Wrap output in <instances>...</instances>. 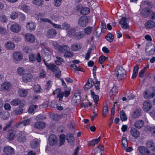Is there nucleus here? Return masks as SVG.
<instances>
[{"label":"nucleus","instance_id":"f257e3e1","mask_svg":"<svg viewBox=\"0 0 155 155\" xmlns=\"http://www.w3.org/2000/svg\"><path fill=\"white\" fill-rule=\"evenodd\" d=\"M114 74L119 81L126 78V71L123 68L120 66H117Z\"/></svg>","mask_w":155,"mask_h":155},{"label":"nucleus","instance_id":"f03ea898","mask_svg":"<svg viewBox=\"0 0 155 155\" xmlns=\"http://www.w3.org/2000/svg\"><path fill=\"white\" fill-rule=\"evenodd\" d=\"M81 96V93L80 92H77L75 93L74 95L73 96L72 100V103L74 105L77 106L80 103Z\"/></svg>","mask_w":155,"mask_h":155},{"label":"nucleus","instance_id":"7ed1b4c3","mask_svg":"<svg viewBox=\"0 0 155 155\" xmlns=\"http://www.w3.org/2000/svg\"><path fill=\"white\" fill-rule=\"evenodd\" d=\"M28 57L29 61L31 62L34 63L36 60L39 63L41 61V57L40 53L39 52L37 53L36 55L35 54L31 53L29 54Z\"/></svg>","mask_w":155,"mask_h":155},{"label":"nucleus","instance_id":"20e7f679","mask_svg":"<svg viewBox=\"0 0 155 155\" xmlns=\"http://www.w3.org/2000/svg\"><path fill=\"white\" fill-rule=\"evenodd\" d=\"M42 52L43 53V61L45 64V63H47L46 62L51 59V56L49 52L51 53L49 50L46 48H44L42 49Z\"/></svg>","mask_w":155,"mask_h":155},{"label":"nucleus","instance_id":"39448f33","mask_svg":"<svg viewBox=\"0 0 155 155\" xmlns=\"http://www.w3.org/2000/svg\"><path fill=\"white\" fill-rule=\"evenodd\" d=\"M155 50L154 45L151 42L147 43L146 48V52L148 56L151 55L153 54Z\"/></svg>","mask_w":155,"mask_h":155},{"label":"nucleus","instance_id":"423d86ee","mask_svg":"<svg viewBox=\"0 0 155 155\" xmlns=\"http://www.w3.org/2000/svg\"><path fill=\"white\" fill-rule=\"evenodd\" d=\"M11 105L16 106L19 104V107H23L26 104V102L24 100L19 98H15L12 100L10 103Z\"/></svg>","mask_w":155,"mask_h":155},{"label":"nucleus","instance_id":"0eeeda50","mask_svg":"<svg viewBox=\"0 0 155 155\" xmlns=\"http://www.w3.org/2000/svg\"><path fill=\"white\" fill-rule=\"evenodd\" d=\"M88 21V18L86 16H82L79 18L78 21L79 25L81 27H84L87 26Z\"/></svg>","mask_w":155,"mask_h":155},{"label":"nucleus","instance_id":"6e6552de","mask_svg":"<svg viewBox=\"0 0 155 155\" xmlns=\"http://www.w3.org/2000/svg\"><path fill=\"white\" fill-rule=\"evenodd\" d=\"M17 140L20 142H25L27 139V135L24 132H19L16 135Z\"/></svg>","mask_w":155,"mask_h":155},{"label":"nucleus","instance_id":"1a4fd4ad","mask_svg":"<svg viewBox=\"0 0 155 155\" xmlns=\"http://www.w3.org/2000/svg\"><path fill=\"white\" fill-rule=\"evenodd\" d=\"M152 104L151 102L148 100L144 101L143 106V109L145 112L148 111L152 108Z\"/></svg>","mask_w":155,"mask_h":155},{"label":"nucleus","instance_id":"9d476101","mask_svg":"<svg viewBox=\"0 0 155 155\" xmlns=\"http://www.w3.org/2000/svg\"><path fill=\"white\" fill-rule=\"evenodd\" d=\"M138 149L140 153L142 155H149L150 152L149 150L145 147L139 146Z\"/></svg>","mask_w":155,"mask_h":155},{"label":"nucleus","instance_id":"9b49d317","mask_svg":"<svg viewBox=\"0 0 155 155\" xmlns=\"http://www.w3.org/2000/svg\"><path fill=\"white\" fill-rule=\"evenodd\" d=\"M56 30L54 29H50L48 30L46 33V36L47 37L52 38H54L57 34Z\"/></svg>","mask_w":155,"mask_h":155},{"label":"nucleus","instance_id":"f8f14e48","mask_svg":"<svg viewBox=\"0 0 155 155\" xmlns=\"http://www.w3.org/2000/svg\"><path fill=\"white\" fill-rule=\"evenodd\" d=\"M57 140L56 136L53 134L51 135L48 139L49 143L50 145L54 146L57 143Z\"/></svg>","mask_w":155,"mask_h":155},{"label":"nucleus","instance_id":"ddd939ff","mask_svg":"<svg viewBox=\"0 0 155 155\" xmlns=\"http://www.w3.org/2000/svg\"><path fill=\"white\" fill-rule=\"evenodd\" d=\"M77 10L80 11L81 14L83 15H87L90 12V9L87 7H82L81 6H79L78 7Z\"/></svg>","mask_w":155,"mask_h":155},{"label":"nucleus","instance_id":"4468645a","mask_svg":"<svg viewBox=\"0 0 155 155\" xmlns=\"http://www.w3.org/2000/svg\"><path fill=\"white\" fill-rule=\"evenodd\" d=\"M152 11L148 7H146L143 8L141 12L142 16L143 18H146L147 17L151 12Z\"/></svg>","mask_w":155,"mask_h":155},{"label":"nucleus","instance_id":"2eb2a0df","mask_svg":"<svg viewBox=\"0 0 155 155\" xmlns=\"http://www.w3.org/2000/svg\"><path fill=\"white\" fill-rule=\"evenodd\" d=\"M27 29L30 32L34 31L36 28V24L33 22H28L27 23L26 26Z\"/></svg>","mask_w":155,"mask_h":155},{"label":"nucleus","instance_id":"dca6fc26","mask_svg":"<svg viewBox=\"0 0 155 155\" xmlns=\"http://www.w3.org/2000/svg\"><path fill=\"white\" fill-rule=\"evenodd\" d=\"M94 84V82L93 79L91 78L89 79L84 87V89L85 90H87L88 89H90L91 88Z\"/></svg>","mask_w":155,"mask_h":155},{"label":"nucleus","instance_id":"f3484780","mask_svg":"<svg viewBox=\"0 0 155 155\" xmlns=\"http://www.w3.org/2000/svg\"><path fill=\"white\" fill-rule=\"evenodd\" d=\"M11 31L14 33H17L21 30V27L17 24L15 23L12 25L10 27Z\"/></svg>","mask_w":155,"mask_h":155},{"label":"nucleus","instance_id":"a211bd4d","mask_svg":"<svg viewBox=\"0 0 155 155\" xmlns=\"http://www.w3.org/2000/svg\"><path fill=\"white\" fill-rule=\"evenodd\" d=\"M13 57L15 61H20L22 59L23 56L21 52L15 51L13 53Z\"/></svg>","mask_w":155,"mask_h":155},{"label":"nucleus","instance_id":"6ab92c4d","mask_svg":"<svg viewBox=\"0 0 155 155\" xmlns=\"http://www.w3.org/2000/svg\"><path fill=\"white\" fill-rule=\"evenodd\" d=\"M143 94L144 97L146 99H148L153 97L155 96V93L153 92L151 93L149 90H147L144 91Z\"/></svg>","mask_w":155,"mask_h":155},{"label":"nucleus","instance_id":"aec40b11","mask_svg":"<svg viewBox=\"0 0 155 155\" xmlns=\"http://www.w3.org/2000/svg\"><path fill=\"white\" fill-rule=\"evenodd\" d=\"M74 38L77 40H80L86 37V34L83 31H79L75 33Z\"/></svg>","mask_w":155,"mask_h":155},{"label":"nucleus","instance_id":"412c9836","mask_svg":"<svg viewBox=\"0 0 155 155\" xmlns=\"http://www.w3.org/2000/svg\"><path fill=\"white\" fill-rule=\"evenodd\" d=\"M25 37L26 40L29 42L32 43L35 41V36L34 35L30 33L25 34Z\"/></svg>","mask_w":155,"mask_h":155},{"label":"nucleus","instance_id":"4be33fe9","mask_svg":"<svg viewBox=\"0 0 155 155\" xmlns=\"http://www.w3.org/2000/svg\"><path fill=\"white\" fill-rule=\"evenodd\" d=\"M66 139L71 146H74V139L72 134H68L66 136Z\"/></svg>","mask_w":155,"mask_h":155},{"label":"nucleus","instance_id":"5701e85b","mask_svg":"<svg viewBox=\"0 0 155 155\" xmlns=\"http://www.w3.org/2000/svg\"><path fill=\"white\" fill-rule=\"evenodd\" d=\"M119 23L122 25L121 27L124 29H127L128 28L129 26L127 23V18L125 17H122Z\"/></svg>","mask_w":155,"mask_h":155},{"label":"nucleus","instance_id":"b1692460","mask_svg":"<svg viewBox=\"0 0 155 155\" xmlns=\"http://www.w3.org/2000/svg\"><path fill=\"white\" fill-rule=\"evenodd\" d=\"M4 153H6L7 155H12L14 153V150L10 146H6L3 149Z\"/></svg>","mask_w":155,"mask_h":155},{"label":"nucleus","instance_id":"393cba45","mask_svg":"<svg viewBox=\"0 0 155 155\" xmlns=\"http://www.w3.org/2000/svg\"><path fill=\"white\" fill-rule=\"evenodd\" d=\"M45 65L52 72H54L57 71L58 68L53 63H45Z\"/></svg>","mask_w":155,"mask_h":155},{"label":"nucleus","instance_id":"a878e982","mask_svg":"<svg viewBox=\"0 0 155 155\" xmlns=\"http://www.w3.org/2000/svg\"><path fill=\"white\" fill-rule=\"evenodd\" d=\"M11 85L10 83L5 82L1 85V89L5 91H9L11 88Z\"/></svg>","mask_w":155,"mask_h":155},{"label":"nucleus","instance_id":"bb28decb","mask_svg":"<svg viewBox=\"0 0 155 155\" xmlns=\"http://www.w3.org/2000/svg\"><path fill=\"white\" fill-rule=\"evenodd\" d=\"M130 133L133 137L135 138H138L140 135V132L138 130L134 127L131 128Z\"/></svg>","mask_w":155,"mask_h":155},{"label":"nucleus","instance_id":"cd10ccee","mask_svg":"<svg viewBox=\"0 0 155 155\" xmlns=\"http://www.w3.org/2000/svg\"><path fill=\"white\" fill-rule=\"evenodd\" d=\"M34 127L38 129H43L45 127V123L42 122H38L34 124Z\"/></svg>","mask_w":155,"mask_h":155},{"label":"nucleus","instance_id":"c85d7f7f","mask_svg":"<svg viewBox=\"0 0 155 155\" xmlns=\"http://www.w3.org/2000/svg\"><path fill=\"white\" fill-rule=\"evenodd\" d=\"M142 110L139 108L136 109L132 114V117L134 118H138L140 116L141 114Z\"/></svg>","mask_w":155,"mask_h":155},{"label":"nucleus","instance_id":"c756f323","mask_svg":"<svg viewBox=\"0 0 155 155\" xmlns=\"http://www.w3.org/2000/svg\"><path fill=\"white\" fill-rule=\"evenodd\" d=\"M76 29L75 28H70L67 31V34L70 37L74 38L76 32Z\"/></svg>","mask_w":155,"mask_h":155},{"label":"nucleus","instance_id":"7c9ffc66","mask_svg":"<svg viewBox=\"0 0 155 155\" xmlns=\"http://www.w3.org/2000/svg\"><path fill=\"white\" fill-rule=\"evenodd\" d=\"M32 78L31 74L30 73H27L24 75L22 77V80L25 82L30 81Z\"/></svg>","mask_w":155,"mask_h":155},{"label":"nucleus","instance_id":"2f4dec72","mask_svg":"<svg viewBox=\"0 0 155 155\" xmlns=\"http://www.w3.org/2000/svg\"><path fill=\"white\" fill-rule=\"evenodd\" d=\"M5 47L8 50H12L15 47V44L11 41H8L5 44Z\"/></svg>","mask_w":155,"mask_h":155},{"label":"nucleus","instance_id":"473e14b6","mask_svg":"<svg viewBox=\"0 0 155 155\" xmlns=\"http://www.w3.org/2000/svg\"><path fill=\"white\" fill-rule=\"evenodd\" d=\"M58 49L60 52L64 53L69 50V48L67 45H64L63 46L59 45L58 47Z\"/></svg>","mask_w":155,"mask_h":155},{"label":"nucleus","instance_id":"72a5a7b5","mask_svg":"<svg viewBox=\"0 0 155 155\" xmlns=\"http://www.w3.org/2000/svg\"><path fill=\"white\" fill-rule=\"evenodd\" d=\"M82 46L79 44H74L71 45V50L72 51H77L81 49Z\"/></svg>","mask_w":155,"mask_h":155},{"label":"nucleus","instance_id":"f704fd0d","mask_svg":"<svg viewBox=\"0 0 155 155\" xmlns=\"http://www.w3.org/2000/svg\"><path fill=\"white\" fill-rule=\"evenodd\" d=\"M30 120L27 119L25 120H22L20 121L17 124L18 127H22V126H25L29 124L30 123Z\"/></svg>","mask_w":155,"mask_h":155},{"label":"nucleus","instance_id":"c9c22d12","mask_svg":"<svg viewBox=\"0 0 155 155\" xmlns=\"http://www.w3.org/2000/svg\"><path fill=\"white\" fill-rule=\"evenodd\" d=\"M144 124L143 121L142 120H138L135 122L134 126L136 128L140 129L143 127Z\"/></svg>","mask_w":155,"mask_h":155},{"label":"nucleus","instance_id":"e433bc0d","mask_svg":"<svg viewBox=\"0 0 155 155\" xmlns=\"http://www.w3.org/2000/svg\"><path fill=\"white\" fill-rule=\"evenodd\" d=\"M28 93L27 89H20L18 90V94L21 97H25Z\"/></svg>","mask_w":155,"mask_h":155},{"label":"nucleus","instance_id":"4c0bfd02","mask_svg":"<svg viewBox=\"0 0 155 155\" xmlns=\"http://www.w3.org/2000/svg\"><path fill=\"white\" fill-rule=\"evenodd\" d=\"M0 117L4 120H6L8 118L9 115L8 111H2L0 113Z\"/></svg>","mask_w":155,"mask_h":155},{"label":"nucleus","instance_id":"58836bf2","mask_svg":"<svg viewBox=\"0 0 155 155\" xmlns=\"http://www.w3.org/2000/svg\"><path fill=\"white\" fill-rule=\"evenodd\" d=\"M39 144V142L37 139H35L31 143V145L32 147L33 148H37Z\"/></svg>","mask_w":155,"mask_h":155},{"label":"nucleus","instance_id":"ea45409f","mask_svg":"<svg viewBox=\"0 0 155 155\" xmlns=\"http://www.w3.org/2000/svg\"><path fill=\"white\" fill-rule=\"evenodd\" d=\"M144 25L148 28H152L155 26V23L152 21H149L146 22Z\"/></svg>","mask_w":155,"mask_h":155},{"label":"nucleus","instance_id":"a19ab883","mask_svg":"<svg viewBox=\"0 0 155 155\" xmlns=\"http://www.w3.org/2000/svg\"><path fill=\"white\" fill-rule=\"evenodd\" d=\"M32 3L38 6H40L43 5L44 2L43 0H33Z\"/></svg>","mask_w":155,"mask_h":155},{"label":"nucleus","instance_id":"79ce46f5","mask_svg":"<svg viewBox=\"0 0 155 155\" xmlns=\"http://www.w3.org/2000/svg\"><path fill=\"white\" fill-rule=\"evenodd\" d=\"M101 137L100 136L97 139L93 140L89 142L88 146H94L95 144H97L99 141Z\"/></svg>","mask_w":155,"mask_h":155},{"label":"nucleus","instance_id":"37998d69","mask_svg":"<svg viewBox=\"0 0 155 155\" xmlns=\"http://www.w3.org/2000/svg\"><path fill=\"white\" fill-rule=\"evenodd\" d=\"M139 67L138 65L135 66L134 68L133 72V73L132 78L133 79L135 78L137 75Z\"/></svg>","mask_w":155,"mask_h":155},{"label":"nucleus","instance_id":"c03bdc74","mask_svg":"<svg viewBox=\"0 0 155 155\" xmlns=\"http://www.w3.org/2000/svg\"><path fill=\"white\" fill-rule=\"evenodd\" d=\"M120 117L122 121H125L127 120V117L126 116L125 113L122 110L120 112Z\"/></svg>","mask_w":155,"mask_h":155},{"label":"nucleus","instance_id":"a18cd8bd","mask_svg":"<svg viewBox=\"0 0 155 155\" xmlns=\"http://www.w3.org/2000/svg\"><path fill=\"white\" fill-rule=\"evenodd\" d=\"M114 38V36L110 33H108L106 36V38L107 40L110 42H112Z\"/></svg>","mask_w":155,"mask_h":155},{"label":"nucleus","instance_id":"49530a36","mask_svg":"<svg viewBox=\"0 0 155 155\" xmlns=\"http://www.w3.org/2000/svg\"><path fill=\"white\" fill-rule=\"evenodd\" d=\"M122 143L124 148L126 149L128 146V142L127 138L125 137H123L122 140Z\"/></svg>","mask_w":155,"mask_h":155},{"label":"nucleus","instance_id":"de8ad7c7","mask_svg":"<svg viewBox=\"0 0 155 155\" xmlns=\"http://www.w3.org/2000/svg\"><path fill=\"white\" fill-rule=\"evenodd\" d=\"M91 92L94 102L97 103L99 100V96L96 95L95 93L92 90H91Z\"/></svg>","mask_w":155,"mask_h":155},{"label":"nucleus","instance_id":"09e8293b","mask_svg":"<svg viewBox=\"0 0 155 155\" xmlns=\"http://www.w3.org/2000/svg\"><path fill=\"white\" fill-rule=\"evenodd\" d=\"M92 29L93 28L92 27L88 26L84 29V32L86 34L89 35L92 32Z\"/></svg>","mask_w":155,"mask_h":155},{"label":"nucleus","instance_id":"8fccbe9b","mask_svg":"<svg viewBox=\"0 0 155 155\" xmlns=\"http://www.w3.org/2000/svg\"><path fill=\"white\" fill-rule=\"evenodd\" d=\"M68 50H68V51L64 53V57L69 58L73 56V53L69 51Z\"/></svg>","mask_w":155,"mask_h":155},{"label":"nucleus","instance_id":"3c124183","mask_svg":"<svg viewBox=\"0 0 155 155\" xmlns=\"http://www.w3.org/2000/svg\"><path fill=\"white\" fill-rule=\"evenodd\" d=\"M60 146H62L65 142V135L64 134H61L59 137Z\"/></svg>","mask_w":155,"mask_h":155},{"label":"nucleus","instance_id":"603ef678","mask_svg":"<svg viewBox=\"0 0 155 155\" xmlns=\"http://www.w3.org/2000/svg\"><path fill=\"white\" fill-rule=\"evenodd\" d=\"M154 144V142L153 140H148L146 143V146L149 148H150L153 146Z\"/></svg>","mask_w":155,"mask_h":155},{"label":"nucleus","instance_id":"864d4df0","mask_svg":"<svg viewBox=\"0 0 155 155\" xmlns=\"http://www.w3.org/2000/svg\"><path fill=\"white\" fill-rule=\"evenodd\" d=\"M56 58L57 60L55 61V63L57 65H60L61 62H64L63 59L60 57L57 56Z\"/></svg>","mask_w":155,"mask_h":155},{"label":"nucleus","instance_id":"5fc2aeb1","mask_svg":"<svg viewBox=\"0 0 155 155\" xmlns=\"http://www.w3.org/2000/svg\"><path fill=\"white\" fill-rule=\"evenodd\" d=\"M61 28L63 29L68 31L70 28V25L67 22H64L62 24Z\"/></svg>","mask_w":155,"mask_h":155},{"label":"nucleus","instance_id":"6e6d98bb","mask_svg":"<svg viewBox=\"0 0 155 155\" xmlns=\"http://www.w3.org/2000/svg\"><path fill=\"white\" fill-rule=\"evenodd\" d=\"M33 89L34 92L36 93H39L41 91V87L38 84L35 85Z\"/></svg>","mask_w":155,"mask_h":155},{"label":"nucleus","instance_id":"4d7b16f0","mask_svg":"<svg viewBox=\"0 0 155 155\" xmlns=\"http://www.w3.org/2000/svg\"><path fill=\"white\" fill-rule=\"evenodd\" d=\"M15 136V134L13 133H8L7 136V138L9 140H12L14 139Z\"/></svg>","mask_w":155,"mask_h":155},{"label":"nucleus","instance_id":"13d9d810","mask_svg":"<svg viewBox=\"0 0 155 155\" xmlns=\"http://www.w3.org/2000/svg\"><path fill=\"white\" fill-rule=\"evenodd\" d=\"M21 9L26 12H29V7L27 6L23 5L20 6Z\"/></svg>","mask_w":155,"mask_h":155},{"label":"nucleus","instance_id":"bf43d9fd","mask_svg":"<svg viewBox=\"0 0 155 155\" xmlns=\"http://www.w3.org/2000/svg\"><path fill=\"white\" fill-rule=\"evenodd\" d=\"M22 107H19V109H16L14 111V113L16 115H19L21 114L23 111V109H22Z\"/></svg>","mask_w":155,"mask_h":155},{"label":"nucleus","instance_id":"052dcab7","mask_svg":"<svg viewBox=\"0 0 155 155\" xmlns=\"http://www.w3.org/2000/svg\"><path fill=\"white\" fill-rule=\"evenodd\" d=\"M108 107L107 106H105L103 108V110L102 111L103 115H104L105 117H106L107 115V114L108 113Z\"/></svg>","mask_w":155,"mask_h":155},{"label":"nucleus","instance_id":"680f3d73","mask_svg":"<svg viewBox=\"0 0 155 155\" xmlns=\"http://www.w3.org/2000/svg\"><path fill=\"white\" fill-rule=\"evenodd\" d=\"M62 2V0H54V5L56 7L59 6Z\"/></svg>","mask_w":155,"mask_h":155},{"label":"nucleus","instance_id":"e2e57ef3","mask_svg":"<svg viewBox=\"0 0 155 155\" xmlns=\"http://www.w3.org/2000/svg\"><path fill=\"white\" fill-rule=\"evenodd\" d=\"M148 67H146L144 68L139 72V76L140 78H142L144 76L145 72Z\"/></svg>","mask_w":155,"mask_h":155},{"label":"nucleus","instance_id":"0e129e2a","mask_svg":"<svg viewBox=\"0 0 155 155\" xmlns=\"http://www.w3.org/2000/svg\"><path fill=\"white\" fill-rule=\"evenodd\" d=\"M18 16V13L17 12H13L10 15V18L12 19H14L16 18Z\"/></svg>","mask_w":155,"mask_h":155},{"label":"nucleus","instance_id":"69168bd1","mask_svg":"<svg viewBox=\"0 0 155 155\" xmlns=\"http://www.w3.org/2000/svg\"><path fill=\"white\" fill-rule=\"evenodd\" d=\"M18 74L19 75H22L25 73L24 70L22 67H19L17 71Z\"/></svg>","mask_w":155,"mask_h":155},{"label":"nucleus","instance_id":"338daca9","mask_svg":"<svg viewBox=\"0 0 155 155\" xmlns=\"http://www.w3.org/2000/svg\"><path fill=\"white\" fill-rule=\"evenodd\" d=\"M107 59V58L104 56L102 55L100 57L99 59V62L102 64Z\"/></svg>","mask_w":155,"mask_h":155},{"label":"nucleus","instance_id":"774afa93","mask_svg":"<svg viewBox=\"0 0 155 155\" xmlns=\"http://www.w3.org/2000/svg\"><path fill=\"white\" fill-rule=\"evenodd\" d=\"M23 51L25 52L28 53L31 51V48L28 46H25L22 48Z\"/></svg>","mask_w":155,"mask_h":155}]
</instances>
